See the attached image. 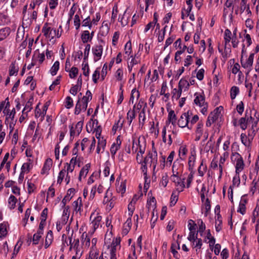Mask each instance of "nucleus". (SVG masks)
Returning a JSON list of instances; mask_svg holds the SVG:
<instances>
[{
  "instance_id": "393cba45",
  "label": "nucleus",
  "mask_w": 259,
  "mask_h": 259,
  "mask_svg": "<svg viewBox=\"0 0 259 259\" xmlns=\"http://www.w3.org/2000/svg\"><path fill=\"white\" fill-rule=\"evenodd\" d=\"M121 142L119 141V143H118V140H117V144L114 143L112 145L111 147L110 148V152L111 154L113 157L116 154L117 151L120 148V146L121 145Z\"/></svg>"
},
{
  "instance_id": "473e14b6",
  "label": "nucleus",
  "mask_w": 259,
  "mask_h": 259,
  "mask_svg": "<svg viewBox=\"0 0 259 259\" xmlns=\"http://www.w3.org/2000/svg\"><path fill=\"white\" fill-rule=\"evenodd\" d=\"M69 76L71 78H74L78 73V69L76 67H72L71 69H69Z\"/></svg>"
},
{
  "instance_id": "864d4df0",
  "label": "nucleus",
  "mask_w": 259,
  "mask_h": 259,
  "mask_svg": "<svg viewBox=\"0 0 259 259\" xmlns=\"http://www.w3.org/2000/svg\"><path fill=\"white\" fill-rule=\"evenodd\" d=\"M100 76V71L99 68H98L96 69V70L94 71L93 74V81L95 83H96L97 82L98 79H99Z\"/></svg>"
},
{
  "instance_id": "0eeeda50",
  "label": "nucleus",
  "mask_w": 259,
  "mask_h": 259,
  "mask_svg": "<svg viewBox=\"0 0 259 259\" xmlns=\"http://www.w3.org/2000/svg\"><path fill=\"white\" fill-rule=\"evenodd\" d=\"M83 124V121H78L75 125V130L73 129V127L72 125L70 126L69 127L70 131V136L73 137L76 133L77 134V135H79L82 131Z\"/></svg>"
},
{
  "instance_id": "5fc2aeb1",
  "label": "nucleus",
  "mask_w": 259,
  "mask_h": 259,
  "mask_svg": "<svg viewBox=\"0 0 259 259\" xmlns=\"http://www.w3.org/2000/svg\"><path fill=\"white\" fill-rule=\"evenodd\" d=\"M241 157V156L237 152L232 153L231 156V161L234 163L235 162L238 161L239 158Z\"/></svg>"
},
{
  "instance_id": "1a4fd4ad",
  "label": "nucleus",
  "mask_w": 259,
  "mask_h": 259,
  "mask_svg": "<svg viewBox=\"0 0 259 259\" xmlns=\"http://www.w3.org/2000/svg\"><path fill=\"white\" fill-rule=\"evenodd\" d=\"M53 164V161L52 159L51 158H48L46 159L43 167L41 171V174L44 175V174H48L49 171L51 168V167L52 166Z\"/></svg>"
},
{
  "instance_id": "c85d7f7f",
  "label": "nucleus",
  "mask_w": 259,
  "mask_h": 259,
  "mask_svg": "<svg viewBox=\"0 0 259 259\" xmlns=\"http://www.w3.org/2000/svg\"><path fill=\"white\" fill-rule=\"evenodd\" d=\"M102 220V217L100 215H98L97 217H95L94 219L92 221V224L94 226L95 229L98 228L100 222Z\"/></svg>"
},
{
  "instance_id": "423d86ee",
  "label": "nucleus",
  "mask_w": 259,
  "mask_h": 259,
  "mask_svg": "<svg viewBox=\"0 0 259 259\" xmlns=\"http://www.w3.org/2000/svg\"><path fill=\"white\" fill-rule=\"evenodd\" d=\"M92 99V94L90 91L88 90L86 92L85 96H83L81 99L82 102V110L85 111L87 107L88 102L91 101Z\"/></svg>"
},
{
  "instance_id": "72a5a7b5",
  "label": "nucleus",
  "mask_w": 259,
  "mask_h": 259,
  "mask_svg": "<svg viewBox=\"0 0 259 259\" xmlns=\"http://www.w3.org/2000/svg\"><path fill=\"white\" fill-rule=\"evenodd\" d=\"M198 232V231L196 232V231H190L188 239L194 243L195 241L197 239Z\"/></svg>"
},
{
  "instance_id": "680f3d73",
  "label": "nucleus",
  "mask_w": 259,
  "mask_h": 259,
  "mask_svg": "<svg viewBox=\"0 0 259 259\" xmlns=\"http://www.w3.org/2000/svg\"><path fill=\"white\" fill-rule=\"evenodd\" d=\"M178 200V196L177 195H174V193L173 192L170 197V206H174L177 203Z\"/></svg>"
},
{
  "instance_id": "6e6d98bb",
  "label": "nucleus",
  "mask_w": 259,
  "mask_h": 259,
  "mask_svg": "<svg viewBox=\"0 0 259 259\" xmlns=\"http://www.w3.org/2000/svg\"><path fill=\"white\" fill-rule=\"evenodd\" d=\"M120 241H121L120 237L116 238L115 239H113L112 242L111 243V247H117L119 246V248H120Z\"/></svg>"
},
{
  "instance_id": "13d9d810",
  "label": "nucleus",
  "mask_w": 259,
  "mask_h": 259,
  "mask_svg": "<svg viewBox=\"0 0 259 259\" xmlns=\"http://www.w3.org/2000/svg\"><path fill=\"white\" fill-rule=\"evenodd\" d=\"M168 175L166 173H165L164 175H163L162 177L160 184H161L163 186L165 187L168 183Z\"/></svg>"
},
{
  "instance_id": "e433bc0d",
  "label": "nucleus",
  "mask_w": 259,
  "mask_h": 259,
  "mask_svg": "<svg viewBox=\"0 0 259 259\" xmlns=\"http://www.w3.org/2000/svg\"><path fill=\"white\" fill-rule=\"evenodd\" d=\"M51 28L48 27V24L46 23L42 29V32L44 33V35L48 38H49V33L51 31Z\"/></svg>"
},
{
  "instance_id": "09e8293b",
  "label": "nucleus",
  "mask_w": 259,
  "mask_h": 259,
  "mask_svg": "<svg viewBox=\"0 0 259 259\" xmlns=\"http://www.w3.org/2000/svg\"><path fill=\"white\" fill-rule=\"evenodd\" d=\"M244 109V105L243 101H241L239 104L236 106V110L237 112L240 114L242 115Z\"/></svg>"
},
{
  "instance_id": "aec40b11",
  "label": "nucleus",
  "mask_w": 259,
  "mask_h": 259,
  "mask_svg": "<svg viewBox=\"0 0 259 259\" xmlns=\"http://www.w3.org/2000/svg\"><path fill=\"white\" fill-rule=\"evenodd\" d=\"M168 120L169 122H171L173 125H175L176 123L177 117L175 113V112L172 110H170L168 112Z\"/></svg>"
},
{
  "instance_id": "9b49d317",
  "label": "nucleus",
  "mask_w": 259,
  "mask_h": 259,
  "mask_svg": "<svg viewBox=\"0 0 259 259\" xmlns=\"http://www.w3.org/2000/svg\"><path fill=\"white\" fill-rule=\"evenodd\" d=\"M157 153L156 150L154 151L153 152H149L148 155L147 157L148 158L151 159V163L153 164V169H155L157 164Z\"/></svg>"
},
{
  "instance_id": "e2e57ef3",
  "label": "nucleus",
  "mask_w": 259,
  "mask_h": 259,
  "mask_svg": "<svg viewBox=\"0 0 259 259\" xmlns=\"http://www.w3.org/2000/svg\"><path fill=\"white\" fill-rule=\"evenodd\" d=\"M237 211L239 212L242 215L245 213L246 206L245 205V203H243L242 202L240 203Z\"/></svg>"
},
{
  "instance_id": "bf43d9fd",
  "label": "nucleus",
  "mask_w": 259,
  "mask_h": 259,
  "mask_svg": "<svg viewBox=\"0 0 259 259\" xmlns=\"http://www.w3.org/2000/svg\"><path fill=\"white\" fill-rule=\"evenodd\" d=\"M199 120V117L197 115H195L191 119V120L190 121V124H189V126H188V128L189 129H191L192 127V126L194 124L196 123Z\"/></svg>"
},
{
  "instance_id": "b1692460",
  "label": "nucleus",
  "mask_w": 259,
  "mask_h": 259,
  "mask_svg": "<svg viewBox=\"0 0 259 259\" xmlns=\"http://www.w3.org/2000/svg\"><path fill=\"white\" fill-rule=\"evenodd\" d=\"M211 208L210 202L208 198L205 199V201L203 204V206L202 208V210L205 209L204 215L206 217L208 214V212L210 211Z\"/></svg>"
},
{
  "instance_id": "a211bd4d",
  "label": "nucleus",
  "mask_w": 259,
  "mask_h": 259,
  "mask_svg": "<svg viewBox=\"0 0 259 259\" xmlns=\"http://www.w3.org/2000/svg\"><path fill=\"white\" fill-rule=\"evenodd\" d=\"M81 38L83 43H87L92 40V36H90V33L89 31H83L81 35Z\"/></svg>"
},
{
  "instance_id": "7c9ffc66",
  "label": "nucleus",
  "mask_w": 259,
  "mask_h": 259,
  "mask_svg": "<svg viewBox=\"0 0 259 259\" xmlns=\"http://www.w3.org/2000/svg\"><path fill=\"white\" fill-rule=\"evenodd\" d=\"M195 156L194 155L192 154L189 158L188 165L189 169L192 172L193 171V167L194 166L195 161Z\"/></svg>"
},
{
  "instance_id": "2f4dec72",
  "label": "nucleus",
  "mask_w": 259,
  "mask_h": 259,
  "mask_svg": "<svg viewBox=\"0 0 259 259\" xmlns=\"http://www.w3.org/2000/svg\"><path fill=\"white\" fill-rule=\"evenodd\" d=\"M185 178H183L182 181L179 180L177 182L176 184V186L178 187L177 189V191H178L179 192H182L184 190V188L185 187Z\"/></svg>"
},
{
  "instance_id": "a18cd8bd",
  "label": "nucleus",
  "mask_w": 259,
  "mask_h": 259,
  "mask_svg": "<svg viewBox=\"0 0 259 259\" xmlns=\"http://www.w3.org/2000/svg\"><path fill=\"white\" fill-rule=\"evenodd\" d=\"M206 170V166L203 165V161H202L201 164L198 167V172L199 175L201 177H202L204 175V172Z\"/></svg>"
},
{
  "instance_id": "774afa93",
  "label": "nucleus",
  "mask_w": 259,
  "mask_h": 259,
  "mask_svg": "<svg viewBox=\"0 0 259 259\" xmlns=\"http://www.w3.org/2000/svg\"><path fill=\"white\" fill-rule=\"evenodd\" d=\"M116 249L117 247H111V249L110 250V259H117L116 256Z\"/></svg>"
},
{
  "instance_id": "4be33fe9",
  "label": "nucleus",
  "mask_w": 259,
  "mask_h": 259,
  "mask_svg": "<svg viewBox=\"0 0 259 259\" xmlns=\"http://www.w3.org/2000/svg\"><path fill=\"white\" fill-rule=\"evenodd\" d=\"M135 105L134 106L133 109L132 110H130L127 113V119L128 120L129 125H130L133 120L136 117V113L135 111Z\"/></svg>"
},
{
  "instance_id": "ea45409f",
  "label": "nucleus",
  "mask_w": 259,
  "mask_h": 259,
  "mask_svg": "<svg viewBox=\"0 0 259 259\" xmlns=\"http://www.w3.org/2000/svg\"><path fill=\"white\" fill-rule=\"evenodd\" d=\"M7 234V226L4 223L0 224V237H5Z\"/></svg>"
},
{
  "instance_id": "f704fd0d",
  "label": "nucleus",
  "mask_w": 259,
  "mask_h": 259,
  "mask_svg": "<svg viewBox=\"0 0 259 259\" xmlns=\"http://www.w3.org/2000/svg\"><path fill=\"white\" fill-rule=\"evenodd\" d=\"M208 192V190H206L205 186L203 184L200 192V197L202 202H204L205 195L207 196Z\"/></svg>"
},
{
  "instance_id": "4d7b16f0",
  "label": "nucleus",
  "mask_w": 259,
  "mask_h": 259,
  "mask_svg": "<svg viewBox=\"0 0 259 259\" xmlns=\"http://www.w3.org/2000/svg\"><path fill=\"white\" fill-rule=\"evenodd\" d=\"M197 223L199 225V230L198 231L200 232L201 235H202V233L205 229V225L203 223V221L201 220H198Z\"/></svg>"
},
{
  "instance_id": "6e6552de",
  "label": "nucleus",
  "mask_w": 259,
  "mask_h": 259,
  "mask_svg": "<svg viewBox=\"0 0 259 259\" xmlns=\"http://www.w3.org/2000/svg\"><path fill=\"white\" fill-rule=\"evenodd\" d=\"M75 190L74 188H70L68 190L67 194L62 200V207H65L66 204L72 198Z\"/></svg>"
},
{
  "instance_id": "37998d69",
  "label": "nucleus",
  "mask_w": 259,
  "mask_h": 259,
  "mask_svg": "<svg viewBox=\"0 0 259 259\" xmlns=\"http://www.w3.org/2000/svg\"><path fill=\"white\" fill-rule=\"evenodd\" d=\"M82 110V105L81 103L80 99H78L75 106L74 114L76 115H78Z\"/></svg>"
},
{
  "instance_id": "8fccbe9b",
  "label": "nucleus",
  "mask_w": 259,
  "mask_h": 259,
  "mask_svg": "<svg viewBox=\"0 0 259 259\" xmlns=\"http://www.w3.org/2000/svg\"><path fill=\"white\" fill-rule=\"evenodd\" d=\"M65 107L67 109H69L71 108L73 105V101L72 99L68 96L66 98V102H65Z\"/></svg>"
},
{
  "instance_id": "58836bf2",
  "label": "nucleus",
  "mask_w": 259,
  "mask_h": 259,
  "mask_svg": "<svg viewBox=\"0 0 259 259\" xmlns=\"http://www.w3.org/2000/svg\"><path fill=\"white\" fill-rule=\"evenodd\" d=\"M182 92V90H181V89H179V88L178 89H174L172 91V98H175L176 100H178L181 96Z\"/></svg>"
},
{
  "instance_id": "5701e85b",
  "label": "nucleus",
  "mask_w": 259,
  "mask_h": 259,
  "mask_svg": "<svg viewBox=\"0 0 259 259\" xmlns=\"http://www.w3.org/2000/svg\"><path fill=\"white\" fill-rule=\"evenodd\" d=\"M230 97L234 100L239 93V88L237 86H233L230 89Z\"/></svg>"
},
{
  "instance_id": "ddd939ff",
  "label": "nucleus",
  "mask_w": 259,
  "mask_h": 259,
  "mask_svg": "<svg viewBox=\"0 0 259 259\" xmlns=\"http://www.w3.org/2000/svg\"><path fill=\"white\" fill-rule=\"evenodd\" d=\"M10 32L11 29L9 27H5L0 29L1 41L5 39L10 34Z\"/></svg>"
},
{
  "instance_id": "c756f323",
  "label": "nucleus",
  "mask_w": 259,
  "mask_h": 259,
  "mask_svg": "<svg viewBox=\"0 0 259 259\" xmlns=\"http://www.w3.org/2000/svg\"><path fill=\"white\" fill-rule=\"evenodd\" d=\"M42 233H40L39 232L37 231L36 233H35L33 235L32 237V242L33 244L36 245L39 243V241L40 239L41 238V235H42Z\"/></svg>"
},
{
  "instance_id": "6ab92c4d",
  "label": "nucleus",
  "mask_w": 259,
  "mask_h": 259,
  "mask_svg": "<svg viewBox=\"0 0 259 259\" xmlns=\"http://www.w3.org/2000/svg\"><path fill=\"white\" fill-rule=\"evenodd\" d=\"M17 202L16 198L12 195H11L8 199V207L10 209H14L16 206V203Z\"/></svg>"
},
{
  "instance_id": "f3484780",
  "label": "nucleus",
  "mask_w": 259,
  "mask_h": 259,
  "mask_svg": "<svg viewBox=\"0 0 259 259\" xmlns=\"http://www.w3.org/2000/svg\"><path fill=\"white\" fill-rule=\"evenodd\" d=\"M177 248L178 249H180V244L177 241L171 244V250L174 256L177 259H179V257L178 256V251L176 250Z\"/></svg>"
},
{
  "instance_id": "c03bdc74",
  "label": "nucleus",
  "mask_w": 259,
  "mask_h": 259,
  "mask_svg": "<svg viewBox=\"0 0 259 259\" xmlns=\"http://www.w3.org/2000/svg\"><path fill=\"white\" fill-rule=\"evenodd\" d=\"M125 54L130 55L132 52V43L130 40L126 42L124 46Z\"/></svg>"
},
{
  "instance_id": "f8f14e48",
  "label": "nucleus",
  "mask_w": 259,
  "mask_h": 259,
  "mask_svg": "<svg viewBox=\"0 0 259 259\" xmlns=\"http://www.w3.org/2000/svg\"><path fill=\"white\" fill-rule=\"evenodd\" d=\"M91 167V164L88 163L85 164L80 170L79 172V175L78 177L79 180L80 181L81 179V177H83L85 178L86 176L87 175L89 169Z\"/></svg>"
},
{
  "instance_id": "9d476101",
  "label": "nucleus",
  "mask_w": 259,
  "mask_h": 259,
  "mask_svg": "<svg viewBox=\"0 0 259 259\" xmlns=\"http://www.w3.org/2000/svg\"><path fill=\"white\" fill-rule=\"evenodd\" d=\"M247 114L248 110H247L245 111V117L240 118L238 121V124L243 130H246L247 127L248 120L246 119Z\"/></svg>"
},
{
  "instance_id": "39448f33",
  "label": "nucleus",
  "mask_w": 259,
  "mask_h": 259,
  "mask_svg": "<svg viewBox=\"0 0 259 259\" xmlns=\"http://www.w3.org/2000/svg\"><path fill=\"white\" fill-rule=\"evenodd\" d=\"M133 139V146H132V150L133 152H136L138 150V149H139V152L141 154L144 153L145 149H146V145L145 144L144 146L142 147V146L140 145V137L139 138L138 140V143L136 141V138L134 136L132 138Z\"/></svg>"
},
{
  "instance_id": "4468645a",
  "label": "nucleus",
  "mask_w": 259,
  "mask_h": 259,
  "mask_svg": "<svg viewBox=\"0 0 259 259\" xmlns=\"http://www.w3.org/2000/svg\"><path fill=\"white\" fill-rule=\"evenodd\" d=\"M73 206L74 208V210L77 212H79L80 213L81 211V207L82 206V204L81 203V198L79 197L77 200L74 201L73 202Z\"/></svg>"
},
{
  "instance_id": "4c0bfd02",
  "label": "nucleus",
  "mask_w": 259,
  "mask_h": 259,
  "mask_svg": "<svg viewBox=\"0 0 259 259\" xmlns=\"http://www.w3.org/2000/svg\"><path fill=\"white\" fill-rule=\"evenodd\" d=\"M49 38L52 39H53L55 36L59 38L61 35V33H59V30L57 31L55 29H51V31L49 33Z\"/></svg>"
},
{
  "instance_id": "f257e3e1",
  "label": "nucleus",
  "mask_w": 259,
  "mask_h": 259,
  "mask_svg": "<svg viewBox=\"0 0 259 259\" xmlns=\"http://www.w3.org/2000/svg\"><path fill=\"white\" fill-rule=\"evenodd\" d=\"M195 99L194 100V103L199 106L200 107H202L201 109V112L205 115L206 114L207 111L208 105L205 102V98L203 94L196 93L194 94Z\"/></svg>"
},
{
  "instance_id": "3c124183",
  "label": "nucleus",
  "mask_w": 259,
  "mask_h": 259,
  "mask_svg": "<svg viewBox=\"0 0 259 259\" xmlns=\"http://www.w3.org/2000/svg\"><path fill=\"white\" fill-rule=\"evenodd\" d=\"M66 170L63 169H62L59 173V176L58 177L57 183L58 184H61L64 178L65 175Z\"/></svg>"
},
{
  "instance_id": "69168bd1",
  "label": "nucleus",
  "mask_w": 259,
  "mask_h": 259,
  "mask_svg": "<svg viewBox=\"0 0 259 259\" xmlns=\"http://www.w3.org/2000/svg\"><path fill=\"white\" fill-rule=\"evenodd\" d=\"M138 63V61L137 60H136L135 58H132L130 63L129 64H128V66H127L129 72H131L132 70V68H133V66L137 64Z\"/></svg>"
},
{
  "instance_id": "49530a36",
  "label": "nucleus",
  "mask_w": 259,
  "mask_h": 259,
  "mask_svg": "<svg viewBox=\"0 0 259 259\" xmlns=\"http://www.w3.org/2000/svg\"><path fill=\"white\" fill-rule=\"evenodd\" d=\"M176 166H177V163L176 162H174V164H173V165H172V175L171 176V177H176L177 178V179H179V172L178 171V168H176Z\"/></svg>"
},
{
  "instance_id": "7ed1b4c3",
  "label": "nucleus",
  "mask_w": 259,
  "mask_h": 259,
  "mask_svg": "<svg viewBox=\"0 0 259 259\" xmlns=\"http://www.w3.org/2000/svg\"><path fill=\"white\" fill-rule=\"evenodd\" d=\"M103 48L101 45H97L92 48V52L94 56V60L97 62L102 57Z\"/></svg>"
},
{
  "instance_id": "338daca9",
  "label": "nucleus",
  "mask_w": 259,
  "mask_h": 259,
  "mask_svg": "<svg viewBox=\"0 0 259 259\" xmlns=\"http://www.w3.org/2000/svg\"><path fill=\"white\" fill-rule=\"evenodd\" d=\"M119 36V33L117 31L115 32L112 37V44L113 46H115L117 42Z\"/></svg>"
},
{
  "instance_id": "c9c22d12",
  "label": "nucleus",
  "mask_w": 259,
  "mask_h": 259,
  "mask_svg": "<svg viewBox=\"0 0 259 259\" xmlns=\"http://www.w3.org/2000/svg\"><path fill=\"white\" fill-rule=\"evenodd\" d=\"M32 102L30 101V100L26 103V105L25 106V107L24 108L22 113L23 114H27V113L30 111L32 109Z\"/></svg>"
},
{
  "instance_id": "de8ad7c7",
  "label": "nucleus",
  "mask_w": 259,
  "mask_h": 259,
  "mask_svg": "<svg viewBox=\"0 0 259 259\" xmlns=\"http://www.w3.org/2000/svg\"><path fill=\"white\" fill-rule=\"evenodd\" d=\"M188 226L190 231H196L197 225L193 220H190L189 221Z\"/></svg>"
},
{
  "instance_id": "79ce46f5",
  "label": "nucleus",
  "mask_w": 259,
  "mask_h": 259,
  "mask_svg": "<svg viewBox=\"0 0 259 259\" xmlns=\"http://www.w3.org/2000/svg\"><path fill=\"white\" fill-rule=\"evenodd\" d=\"M139 123L143 125L145 120V108H144L141 112L140 113L139 115Z\"/></svg>"
},
{
  "instance_id": "052dcab7",
  "label": "nucleus",
  "mask_w": 259,
  "mask_h": 259,
  "mask_svg": "<svg viewBox=\"0 0 259 259\" xmlns=\"http://www.w3.org/2000/svg\"><path fill=\"white\" fill-rule=\"evenodd\" d=\"M240 183V180L239 174H236V175L234 177L233 179V186H238Z\"/></svg>"
},
{
  "instance_id": "bb28decb",
  "label": "nucleus",
  "mask_w": 259,
  "mask_h": 259,
  "mask_svg": "<svg viewBox=\"0 0 259 259\" xmlns=\"http://www.w3.org/2000/svg\"><path fill=\"white\" fill-rule=\"evenodd\" d=\"M19 70L18 66L16 65L15 63H12L10 67L9 74L10 76L17 74Z\"/></svg>"
},
{
  "instance_id": "20e7f679",
  "label": "nucleus",
  "mask_w": 259,
  "mask_h": 259,
  "mask_svg": "<svg viewBox=\"0 0 259 259\" xmlns=\"http://www.w3.org/2000/svg\"><path fill=\"white\" fill-rule=\"evenodd\" d=\"M189 112L183 113L178 121L179 126L182 128L189 126Z\"/></svg>"
},
{
  "instance_id": "a19ab883",
  "label": "nucleus",
  "mask_w": 259,
  "mask_h": 259,
  "mask_svg": "<svg viewBox=\"0 0 259 259\" xmlns=\"http://www.w3.org/2000/svg\"><path fill=\"white\" fill-rule=\"evenodd\" d=\"M189 85L190 84L187 80L181 79L179 82L178 88L182 90V89L185 87L188 89L189 87Z\"/></svg>"
},
{
  "instance_id": "f03ea898",
  "label": "nucleus",
  "mask_w": 259,
  "mask_h": 259,
  "mask_svg": "<svg viewBox=\"0 0 259 259\" xmlns=\"http://www.w3.org/2000/svg\"><path fill=\"white\" fill-rule=\"evenodd\" d=\"M223 111V107L220 106L216 108L209 115V118L212 120L211 122L218 121L221 122L222 121V112Z\"/></svg>"
},
{
  "instance_id": "603ef678",
  "label": "nucleus",
  "mask_w": 259,
  "mask_h": 259,
  "mask_svg": "<svg viewBox=\"0 0 259 259\" xmlns=\"http://www.w3.org/2000/svg\"><path fill=\"white\" fill-rule=\"evenodd\" d=\"M82 70H83V74L85 76L89 75L90 68L88 63L82 64Z\"/></svg>"
},
{
  "instance_id": "cd10ccee",
  "label": "nucleus",
  "mask_w": 259,
  "mask_h": 259,
  "mask_svg": "<svg viewBox=\"0 0 259 259\" xmlns=\"http://www.w3.org/2000/svg\"><path fill=\"white\" fill-rule=\"evenodd\" d=\"M203 124L202 121H199L197 125V127L195 131V135H200L202 136L203 134Z\"/></svg>"
},
{
  "instance_id": "dca6fc26",
  "label": "nucleus",
  "mask_w": 259,
  "mask_h": 259,
  "mask_svg": "<svg viewBox=\"0 0 259 259\" xmlns=\"http://www.w3.org/2000/svg\"><path fill=\"white\" fill-rule=\"evenodd\" d=\"M236 162V173L239 174V172L241 171L244 168V164L242 157H241L240 158H239V159Z\"/></svg>"
},
{
  "instance_id": "2eb2a0df",
  "label": "nucleus",
  "mask_w": 259,
  "mask_h": 259,
  "mask_svg": "<svg viewBox=\"0 0 259 259\" xmlns=\"http://www.w3.org/2000/svg\"><path fill=\"white\" fill-rule=\"evenodd\" d=\"M10 22L9 17L7 15L0 13V25H7Z\"/></svg>"
},
{
  "instance_id": "a878e982",
  "label": "nucleus",
  "mask_w": 259,
  "mask_h": 259,
  "mask_svg": "<svg viewBox=\"0 0 259 259\" xmlns=\"http://www.w3.org/2000/svg\"><path fill=\"white\" fill-rule=\"evenodd\" d=\"M59 62L58 61H55L50 70L52 75L54 76L57 74V72L59 69Z\"/></svg>"
},
{
  "instance_id": "0e129e2a",
  "label": "nucleus",
  "mask_w": 259,
  "mask_h": 259,
  "mask_svg": "<svg viewBox=\"0 0 259 259\" xmlns=\"http://www.w3.org/2000/svg\"><path fill=\"white\" fill-rule=\"evenodd\" d=\"M80 20L79 16L77 14L75 15L74 18V25L76 26V29L77 30L80 27Z\"/></svg>"
},
{
  "instance_id": "412c9836",
  "label": "nucleus",
  "mask_w": 259,
  "mask_h": 259,
  "mask_svg": "<svg viewBox=\"0 0 259 259\" xmlns=\"http://www.w3.org/2000/svg\"><path fill=\"white\" fill-rule=\"evenodd\" d=\"M28 162L23 163L21 167V172L28 173L30 169V165L32 164V161L31 159H28Z\"/></svg>"
}]
</instances>
